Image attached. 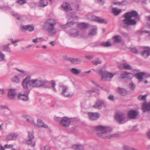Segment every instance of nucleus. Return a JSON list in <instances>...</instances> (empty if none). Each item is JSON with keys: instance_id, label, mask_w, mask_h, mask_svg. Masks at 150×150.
<instances>
[{"instance_id": "1", "label": "nucleus", "mask_w": 150, "mask_h": 150, "mask_svg": "<svg viewBox=\"0 0 150 150\" xmlns=\"http://www.w3.org/2000/svg\"><path fill=\"white\" fill-rule=\"evenodd\" d=\"M50 83L46 80L40 79H31V77H26L23 81L22 86L24 89H28V86L31 87H43L45 88L48 87Z\"/></svg>"}, {"instance_id": "2", "label": "nucleus", "mask_w": 150, "mask_h": 150, "mask_svg": "<svg viewBox=\"0 0 150 150\" xmlns=\"http://www.w3.org/2000/svg\"><path fill=\"white\" fill-rule=\"evenodd\" d=\"M137 12L134 11L125 13L124 14L125 19L123 20L122 26L125 29L130 30V25H134L137 24L136 20L138 18Z\"/></svg>"}, {"instance_id": "3", "label": "nucleus", "mask_w": 150, "mask_h": 150, "mask_svg": "<svg viewBox=\"0 0 150 150\" xmlns=\"http://www.w3.org/2000/svg\"><path fill=\"white\" fill-rule=\"evenodd\" d=\"M56 24L55 19L52 18L48 19L44 22L43 29L45 30L50 36H54L57 33L55 28Z\"/></svg>"}, {"instance_id": "4", "label": "nucleus", "mask_w": 150, "mask_h": 150, "mask_svg": "<svg viewBox=\"0 0 150 150\" xmlns=\"http://www.w3.org/2000/svg\"><path fill=\"white\" fill-rule=\"evenodd\" d=\"M96 129L97 132V135L103 138L109 139L117 136L115 134H110L112 129L109 127L99 126L96 127Z\"/></svg>"}, {"instance_id": "5", "label": "nucleus", "mask_w": 150, "mask_h": 150, "mask_svg": "<svg viewBox=\"0 0 150 150\" xmlns=\"http://www.w3.org/2000/svg\"><path fill=\"white\" fill-rule=\"evenodd\" d=\"M60 89L62 92L61 94L65 97L71 98L73 95V94L70 92L68 86L65 85H62L59 86Z\"/></svg>"}, {"instance_id": "6", "label": "nucleus", "mask_w": 150, "mask_h": 150, "mask_svg": "<svg viewBox=\"0 0 150 150\" xmlns=\"http://www.w3.org/2000/svg\"><path fill=\"white\" fill-rule=\"evenodd\" d=\"M99 74L101 76L102 80L104 81H106L107 78H112L116 74V73H113L111 72H108L106 71H104L101 69L99 70Z\"/></svg>"}, {"instance_id": "7", "label": "nucleus", "mask_w": 150, "mask_h": 150, "mask_svg": "<svg viewBox=\"0 0 150 150\" xmlns=\"http://www.w3.org/2000/svg\"><path fill=\"white\" fill-rule=\"evenodd\" d=\"M70 119L67 117H65L61 118L59 124L62 127H68L70 125Z\"/></svg>"}, {"instance_id": "8", "label": "nucleus", "mask_w": 150, "mask_h": 150, "mask_svg": "<svg viewBox=\"0 0 150 150\" xmlns=\"http://www.w3.org/2000/svg\"><path fill=\"white\" fill-rule=\"evenodd\" d=\"M88 115L89 119L91 120H96L99 117V113L97 112H88Z\"/></svg>"}, {"instance_id": "9", "label": "nucleus", "mask_w": 150, "mask_h": 150, "mask_svg": "<svg viewBox=\"0 0 150 150\" xmlns=\"http://www.w3.org/2000/svg\"><path fill=\"white\" fill-rule=\"evenodd\" d=\"M144 50L142 52L141 55L144 58H147L150 55V48L148 47H145Z\"/></svg>"}, {"instance_id": "10", "label": "nucleus", "mask_w": 150, "mask_h": 150, "mask_svg": "<svg viewBox=\"0 0 150 150\" xmlns=\"http://www.w3.org/2000/svg\"><path fill=\"white\" fill-rule=\"evenodd\" d=\"M21 30L23 31L25 30H27L31 32L34 30V27L32 25H22L21 26Z\"/></svg>"}, {"instance_id": "11", "label": "nucleus", "mask_w": 150, "mask_h": 150, "mask_svg": "<svg viewBox=\"0 0 150 150\" xmlns=\"http://www.w3.org/2000/svg\"><path fill=\"white\" fill-rule=\"evenodd\" d=\"M103 106H105L104 102L103 101L98 100L96 104L93 106V107L100 109Z\"/></svg>"}, {"instance_id": "12", "label": "nucleus", "mask_w": 150, "mask_h": 150, "mask_svg": "<svg viewBox=\"0 0 150 150\" xmlns=\"http://www.w3.org/2000/svg\"><path fill=\"white\" fill-rule=\"evenodd\" d=\"M68 34L70 37L72 38H76L79 36V32L77 29H72L69 32Z\"/></svg>"}, {"instance_id": "13", "label": "nucleus", "mask_w": 150, "mask_h": 150, "mask_svg": "<svg viewBox=\"0 0 150 150\" xmlns=\"http://www.w3.org/2000/svg\"><path fill=\"white\" fill-rule=\"evenodd\" d=\"M138 113L135 110H131L128 111V117L131 119H135L138 115Z\"/></svg>"}, {"instance_id": "14", "label": "nucleus", "mask_w": 150, "mask_h": 150, "mask_svg": "<svg viewBox=\"0 0 150 150\" xmlns=\"http://www.w3.org/2000/svg\"><path fill=\"white\" fill-rule=\"evenodd\" d=\"M118 68L120 69H125L126 70H131L132 69V67L128 64L125 63L120 64Z\"/></svg>"}, {"instance_id": "15", "label": "nucleus", "mask_w": 150, "mask_h": 150, "mask_svg": "<svg viewBox=\"0 0 150 150\" xmlns=\"http://www.w3.org/2000/svg\"><path fill=\"white\" fill-rule=\"evenodd\" d=\"M26 94L20 93L18 96L19 99L23 100L26 101L28 99V94L29 93V91H27L26 92Z\"/></svg>"}, {"instance_id": "16", "label": "nucleus", "mask_w": 150, "mask_h": 150, "mask_svg": "<svg viewBox=\"0 0 150 150\" xmlns=\"http://www.w3.org/2000/svg\"><path fill=\"white\" fill-rule=\"evenodd\" d=\"M35 125H34L40 128H47L48 127V126L44 123L40 119L38 120H37V123L36 124L35 123Z\"/></svg>"}, {"instance_id": "17", "label": "nucleus", "mask_w": 150, "mask_h": 150, "mask_svg": "<svg viewBox=\"0 0 150 150\" xmlns=\"http://www.w3.org/2000/svg\"><path fill=\"white\" fill-rule=\"evenodd\" d=\"M125 117V115L122 113H117L115 115L116 120L120 123L124 120Z\"/></svg>"}, {"instance_id": "18", "label": "nucleus", "mask_w": 150, "mask_h": 150, "mask_svg": "<svg viewBox=\"0 0 150 150\" xmlns=\"http://www.w3.org/2000/svg\"><path fill=\"white\" fill-rule=\"evenodd\" d=\"M142 108L143 111L144 112L150 110V102L148 103L145 102L143 103Z\"/></svg>"}, {"instance_id": "19", "label": "nucleus", "mask_w": 150, "mask_h": 150, "mask_svg": "<svg viewBox=\"0 0 150 150\" xmlns=\"http://www.w3.org/2000/svg\"><path fill=\"white\" fill-rule=\"evenodd\" d=\"M26 120L27 122L33 125H35V122L33 118L30 116L28 115H24L23 116Z\"/></svg>"}, {"instance_id": "20", "label": "nucleus", "mask_w": 150, "mask_h": 150, "mask_svg": "<svg viewBox=\"0 0 150 150\" xmlns=\"http://www.w3.org/2000/svg\"><path fill=\"white\" fill-rule=\"evenodd\" d=\"M69 60L72 64H80L81 62V60L79 58H69Z\"/></svg>"}, {"instance_id": "21", "label": "nucleus", "mask_w": 150, "mask_h": 150, "mask_svg": "<svg viewBox=\"0 0 150 150\" xmlns=\"http://www.w3.org/2000/svg\"><path fill=\"white\" fill-rule=\"evenodd\" d=\"M18 134L16 133H12L8 135L6 139L8 140H15L18 137Z\"/></svg>"}, {"instance_id": "22", "label": "nucleus", "mask_w": 150, "mask_h": 150, "mask_svg": "<svg viewBox=\"0 0 150 150\" xmlns=\"http://www.w3.org/2000/svg\"><path fill=\"white\" fill-rule=\"evenodd\" d=\"M8 97L11 99H14L15 97L16 94L15 91L13 89L9 90L8 93Z\"/></svg>"}, {"instance_id": "23", "label": "nucleus", "mask_w": 150, "mask_h": 150, "mask_svg": "<svg viewBox=\"0 0 150 150\" xmlns=\"http://www.w3.org/2000/svg\"><path fill=\"white\" fill-rule=\"evenodd\" d=\"M62 7L67 11H71L73 9L71 8L70 5L68 3H64L62 5Z\"/></svg>"}, {"instance_id": "24", "label": "nucleus", "mask_w": 150, "mask_h": 150, "mask_svg": "<svg viewBox=\"0 0 150 150\" xmlns=\"http://www.w3.org/2000/svg\"><path fill=\"white\" fill-rule=\"evenodd\" d=\"M48 4V2L46 0H40L38 6L41 7H44L47 6Z\"/></svg>"}, {"instance_id": "25", "label": "nucleus", "mask_w": 150, "mask_h": 150, "mask_svg": "<svg viewBox=\"0 0 150 150\" xmlns=\"http://www.w3.org/2000/svg\"><path fill=\"white\" fill-rule=\"evenodd\" d=\"M117 91L121 95L123 96H125L127 93L125 89L119 87L117 88Z\"/></svg>"}, {"instance_id": "26", "label": "nucleus", "mask_w": 150, "mask_h": 150, "mask_svg": "<svg viewBox=\"0 0 150 150\" xmlns=\"http://www.w3.org/2000/svg\"><path fill=\"white\" fill-rule=\"evenodd\" d=\"M70 71L72 73L75 75H78L80 74L81 72V69H78L74 68H71Z\"/></svg>"}, {"instance_id": "27", "label": "nucleus", "mask_w": 150, "mask_h": 150, "mask_svg": "<svg viewBox=\"0 0 150 150\" xmlns=\"http://www.w3.org/2000/svg\"><path fill=\"white\" fill-rule=\"evenodd\" d=\"M114 42L115 43H119L122 40V38L121 36L117 35L113 37Z\"/></svg>"}, {"instance_id": "28", "label": "nucleus", "mask_w": 150, "mask_h": 150, "mask_svg": "<svg viewBox=\"0 0 150 150\" xmlns=\"http://www.w3.org/2000/svg\"><path fill=\"white\" fill-rule=\"evenodd\" d=\"M145 74V73L141 72L137 73L135 75V76L138 79L140 80V81H141L143 80V77L144 76V75Z\"/></svg>"}, {"instance_id": "29", "label": "nucleus", "mask_w": 150, "mask_h": 150, "mask_svg": "<svg viewBox=\"0 0 150 150\" xmlns=\"http://www.w3.org/2000/svg\"><path fill=\"white\" fill-rule=\"evenodd\" d=\"M112 13L116 16H117L120 14L122 12L121 9H118L117 8H113L112 9Z\"/></svg>"}, {"instance_id": "30", "label": "nucleus", "mask_w": 150, "mask_h": 150, "mask_svg": "<svg viewBox=\"0 0 150 150\" xmlns=\"http://www.w3.org/2000/svg\"><path fill=\"white\" fill-rule=\"evenodd\" d=\"M97 28L96 26H94V28L90 31L88 35H89L93 36L96 35L97 33Z\"/></svg>"}, {"instance_id": "31", "label": "nucleus", "mask_w": 150, "mask_h": 150, "mask_svg": "<svg viewBox=\"0 0 150 150\" xmlns=\"http://www.w3.org/2000/svg\"><path fill=\"white\" fill-rule=\"evenodd\" d=\"M100 45L102 47H108L111 46L112 45L111 43L109 42H104L100 43Z\"/></svg>"}, {"instance_id": "32", "label": "nucleus", "mask_w": 150, "mask_h": 150, "mask_svg": "<svg viewBox=\"0 0 150 150\" xmlns=\"http://www.w3.org/2000/svg\"><path fill=\"white\" fill-rule=\"evenodd\" d=\"M89 21H94L98 22V20L99 17H97L94 16H91V17H87Z\"/></svg>"}, {"instance_id": "33", "label": "nucleus", "mask_w": 150, "mask_h": 150, "mask_svg": "<svg viewBox=\"0 0 150 150\" xmlns=\"http://www.w3.org/2000/svg\"><path fill=\"white\" fill-rule=\"evenodd\" d=\"M43 40L42 38H37L35 39H33L32 42L34 43H36L38 42L43 41Z\"/></svg>"}, {"instance_id": "34", "label": "nucleus", "mask_w": 150, "mask_h": 150, "mask_svg": "<svg viewBox=\"0 0 150 150\" xmlns=\"http://www.w3.org/2000/svg\"><path fill=\"white\" fill-rule=\"evenodd\" d=\"M79 26L81 28L86 29L88 27V25L87 23H82L79 24Z\"/></svg>"}, {"instance_id": "35", "label": "nucleus", "mask_w": 150, "mask_h": 150, "mask_svg": "<svg viewBox=\"0 0 150 150\" xmlns=\"http://www.w3.org/2000/svg\"><path fill=\"white\" fill-rule=\"evenodd\" d=\"M148 96V95L146 94H145L144 95H139L138 97V100H143L145 101L146 100V97Z\"/></svg>"}, {"instance_id": "36", "label": "nucleus", "mask_w": 150, "mask_h": 150, "mask_svg": "<svg viewBox=\"0 0 150 150\" xmlns=\"http://www.w3.org/2000/svg\"><path fill=\"white\" fill-rule=\"evenodd\" d=\"M92 62L93 65H97L101 64L102 63V61L99 59H98L97 60L92 61Z\"/></svg>"}, {"instance_id": "37", "label": "nucleus", "mask_w": 150, "mask_h": 150, "mask_svg": "<svg viewBox=\"0 0 150 150\" xmlns=\"http://www.w3.org/2000/svg\"><path fill=\"white\" fill-rule=\"evenodd\" d=\"M127 74V71H125L122 73L119 74H118V77L121 79H124L126 78V75Z\"/></svg>"}, {"instance_id": "38", "label": "nucleus", "mask_w": 150, "mask_h": 150, "mask_svg": "<svg viewBox=\"0 0 150 150\" xmlns=\"http://www.w3.org/2000/svg\"><path fill=\"white\" fill-rule=\"evenodd\" d=\"M9 44H8L7 45L4 46L3 50L4 51L10 52L11 51L10 48L9 47Z\"/></svg>"}, {"instance_id": "39", "label": "nucleus", "mask_w": 150, "mask_h": 150, "mask_svg": "<svg viewBox=\"0 0 150 150\" xmlns=\"http://www.w3.org/2000/svg\"><path fill=\"white\" fill-rule=\"evenodd\" d=\"M28 137L29 139H33L34 138V132L33 131L29 132L28 133Z\"/></svg>"}, {"instance_id": "40", "label": "nucleus", "mask_w": 150, "mask_h": 150, "mask_svg": "<svg viewBox=\"0 0 150 150\" xmlns=\"http://www.w3.org/2000/svg\"><path fill=\"white\" fill-rule=\"evenodd\" d=\"M17 3L20 5H22L26 3L25 0H18Z\"/></svg>"}, {"instance_id": "41", "label": "nucleus", "mask_w": 150, "mask_h": 150, "mask_svg": "<svg viewBox=\"0 0 150 150\" xmlns=\"http://www.w3.org/2000/svg\"><path fill=\"white\" fill-rule=\"evenodd\" d=\"M98 22L100 23L105 24H106L107 23V21L105 20L104 19H102L99 17Z\"/></svg>"}, {"instance_id": "42", "label": "nucleus", "mask_w": 150, "mask_h": 150, "mask_svg": "<svg viewBox=\"0 0 150 150\" xmlns=\"http://www.w3.org/2000/svg\"><path fill=\"white\" fill-rule=\"evenodd\" d=\"M129 87L132 90H134L135 88V86L132 82L130 83L129 84Z\"/></svg>"}, {"instance_id": "43", "label": "nucleus", "mask_w": 150, "mask_h": 150, "mask_svg": "<svg viewBox=\"0 0 150 150\" xmlns=\"http://www.w3.org/2000/svg\"><path fill=\"white\" fill-rule=\"evenodd\" d=\"M127 74L126 75V78H127L130 79H132L133 77V74L130 73H128L127 72Z\"/></svg>"}, {"instance_id": "44", "label": "nucleus", "mask_w": 150, "mask_h": 150, "mask_svg": "<svg viewBox=\"0 0 150 150\" xmlns=\"http://www.w3.org/2000/svg\"><path fill=\"white\" fill-rule=\"evenodd\" d=\"M5 55L1 52H0V61H4L5 59Z\"/></svg>"}, {"instance_id": "45", "label": "nucleus", "mask_w": 150, "mask_h": 150, "mask_svg": "<svg viewBox=\"0 0 150 150\" xmlns=\"http://www.w3.org/2000/svg\"><path fill=\"white\" fill-rule=\"evenodd\" d=\"M12 80L13 81L17 83L19 81V79L18 77L15 76L12 78Z\"/></svg>"}, {"instance_id": "46", "label": "nucleus", "mask_w": 150, "mask_h": 150, "mask_svg": "<svg viewBox=\"0 0 150 150\" xmlns=\"http://www.w3.org/2000/svg\"><path fill=\"white\" fill-rule=\"evenodd\" d=\"M51 88L54 91H56V90L55 88V83L54 81H52L51 82Z\"/></svg>"}, {"instance_id": "47", "label": "nucleus", "mask_w": 150, "mask_h": 150, "mask_svg": "<svg viewBox=\"0 0 150 150\" xmlns=\"http://www.w3.org/2000/svg\"><path fill=\"white\" fill-rule=\"evenodd\" d=\"M96 2L100 5H103L105 2L104 0H97Z\"/></svg>"}, {"instance_id": "48", "label": "nucleus", "mask_w": 150, "mask_h": 150, "mask_svg": "<svg viewBox=\"0 0 150 150\" xmlns=\"http://www.w3.org/2000/svg\"><path fill=\"white\" fill-rule=\"evenodd\" d=\"M150 33V32L149 31L144 30V31H139L138 32V33L139 34H142L143 33Z\"/></svg>"}, {"instance_id": "49", "label": "nucleus", "mask_w": 150, "mask_h": 150, "mask_svg": "<svg viewBox=\"0 0 150 150\" xmlns=\"http://www.w3.org/2000/svg\"><path fill=\"white\" fill-rule=\"evenodd\" d=\"M132 148L128 146L125 145L123 146L124 150H132Z\"/></svg>"}, {"instance_id": "50", "label": "nucleus", "mask_w": 150, "mask_h": 150, "mask_svg": "<svg viewBox=\"0 0 150 150\" xmlns=\"http://www.w3.org/2000/svg\"><path fill=\"white\" fill-rule=\"evenodd\" d=\"M120 5H126L128 4V2L126 1H120Z\"/></svg>"}, {"instance_id": "51", "label": "nucleus", "mask_w": 150, "mask_h": 150, "mask_svg": "<svg viewBox=\"0 0 150 150\" xmlns=\"http://www.w3.org/2000/svg\"><path fill=\"white\" fill-rule=\"evenodd\" d=\"M4 147L5 148L10 149L13 147V145L12 144H5Z\"/></svg>"}, {"instance_id": "52", "label": "nucleus", "mask_w": 150, "mask_h": 150, "mask_svg": "<svg viewBox=\"0 0 150 150\" xmlns=\"http://www.w3.org/2000/svg\"><path fill=\"white\" fill-rule=\"evenodd\" d=\"M74 23L73 21H71L69 23H66V25L67 27H71L74 24Z\"/></svg>"}, {"instance_id": "53", "label": "nucleus", "mask_w": 150, "mask_h": 150, "mask_svg": "<svg viewBox=\"0 0 150 150\" xmlns=\"http://www.w3.org/2000/svg\"><path fill=\"white\" fill-rule=\"evenodd\" d=\"M50 147L48 146H45L41 148V150H50Z\"/></svg>"}, {"instance_id": "54", "label": "nucleus", "mask_w": 150, "mask_h": 150, "mask_svg": "<svg viewBox=\"0 0 150 150\" xmlns=\"http://www.w3.org/2000/svg\"><path fill=\"white\" fill-rule=\"evenodd\" d=\"M108 99L114 101V96L113 95H110L108 97Z\"/></svg>"}, {"instance_id": "55", "label": "nucleus", "mask_w": 150, "mask_h": 150, "mask_svg": "<svg viewBox=\"0 0 150 150\" xmlns=\"http://www.w3.org/2000/svg\"><path fill=\"white\" fill-rule=\"evenodd\" d=\"M0 108L2 109H8V107L5 105H1L0 106Z\"/></svg>"}, {"instance_id": "56", "label": "nucleus", "mask_w": 150, "mask_h": 150, "mask_svg": "<svg viewBox=\"0 0 150 150\" xmlns=\"http://www.w3.org/2000/svg\"><path fill=\"white\" fill-rule=\"evenodd\" d=\"M78 147H79V145H75L73 146L72 148L73 149H75L76 150H79V149H78Z\"/></svg>"}, {"instance_id": "57", "label": "nucleus", "mask_w": 150, "mask_h": 150, "mask_svg": "<svg viewBox=\"0 0 150 150\" xmlns=\"http://www.w3.org/2000/svg\"><path fill=\"white\" fill-rule=\"evenodd\" d=\"M91 82L93 84L95 85L96 86L98 87H100L98 83L95 82V81H91Z\"/></svg>"}, {"instance_id": "58", "label": "nucleus", "mask_w": 150, "mask_h": 150, "mask_svg": "<svg viewBox=\"0 0 150 150\" xmlns=\"http://www.w3.org/2000/svg\"><path fill=\"white\" fill-rule=\"evenodd\" d=\"M94 57L93 55L86 56L85 57L86 58L89 59H91L93 58Z\"/></svg>"}, {"instance_id": "59", "label": "nucleus", "mask_w": 150, "mask_h": 150, "mask_svg": "<svg viewBox=\"0 0 150 150\" xmlns=\"http://www.w3.org/2000/svg\"><path fill=\"white\" fill-rule=\"evenodd\" d=\"M132 52L135 53H137V50L135 47H134L132 49Z\"/></svg>"}, {"instance_id": "60", "label": "nucleus", "mask_w": 150, "mask_h": 150, "mask_svg": "<svg viewBox=\"0 0 150 150\" xmlns=\"http://www.w3.org/2000/svg\"><path fill=\"white\" fill-rule=\"evenodd\" d=\"M33 139H29L27 140V143L28 145H30L32 143V140Z\"/></svg>"}, {"instance_id": "61", "label": "nucleus", "mask_w": 150, "mask_h": 150, "mask_svg": "<svg viewBox=\"0 0 150 150\" xmlns=\"http://www.w3.org/2000/svg\"><path fill=\"white\" fill-rule=\"evenodd\" d=\"M69 16H67V18L68 19H71V20H72V21H73V20H74L76 19V16H75V15H73V16H72L71 18H69Z\"/></svg>"}, {"instance_id": "62", "label": "nucleus", "mask_w": 150, "mask_h": 150, "mask_svg": "<svg viewBox=\"0 0 150 150\" xmlns=\"http://www.w3.org/2000/svg\"><path fill=\"white\" fill-rule=\"evenodd\" d=\"M95 92L94 88H93L91 90H88L87 91V93L89 94H91Z\"/></svg>"}, {"instance_id": "63", "label": "nucleus", "mask_w": 150, "mask_h": 150, "mask_svg": "<svg viewBox=\"0 0 150 150\" xmlns=\"http://www.w3.org/2000/svg\"><path fill=\"white\" fill-rule=\"evenodd\" d=\"M10 40L11 41V42H12L13 44H14L15 43H16L17 42H18L20 41V40H17L16 41H13V39H10Z\"/></svg>"}, {"instance_id": "64", "label": "nucleus", "mask_w": 150, "mask_h": 150, "mask_svg": "<svg viewBox=\"0 0 150 150\" xmlns=\"http://www.w3.org/2000/svg\"><path fill=\"white\" fill-rule=\"evenodd\" d=\"M38 4L35 2H33L31 3L32 6H38Z\"/></svg>"}]
</instances>
